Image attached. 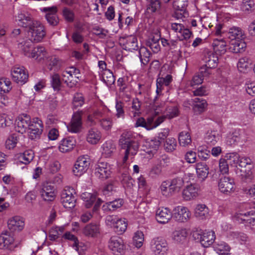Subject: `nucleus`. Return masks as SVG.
<instances>
[{
  "mask_svg": "<svg viewBox=\"0 0 255 255\" xmlns=\"http://www.w3.org/2000/svg\"><path fill=\"white\" fill-rule=\"evenodd\" d=\"M119 141L122 148L126 149L125 154L123 158V162L125 163L129 155L134 156L137 153L139 148V144L136 140L133 139L132 133L129 131L123 133Z\"/></svg>",
  "mask_w": 255,
  "mask_h": 255,
  "instance_id": "nucleus-1",
  "label": "nucleus"
},
{
  "mask_svg": "<svg viewBox=\"0 0 255 255\" xmlns=\"http://www.w3.org/2000/svg\"><path fill=\"white\" fill-rule=\"evenodd\" d=\"M172 81V77L170 74L166 75L164 77H158L156 80V90L157 95H159L163 89L164 86H168ZM163 104H159L157 102V96L153 99V105L152 109L155 114H158L160 111V108Z\"/></svg>",
  "mask_w": 255,
  "mask_h": 255,
  "instance_id": "nucleus-2",
  "label": "nucleus"
},
{
  "mask_svg": "<svg viewBox=\"0 0 255 255\" xmlns=\"http://www.w3.org/2000/svg\"><path fill=\"white\" fill-rule=\"evenodd\" d=\"M164 120L165 117L163 116L158 117L151 116L148 117L146 120L141 117L136 120L135 123V127H141L144 128L147 130H151L158 127L163 122Z\"/></svg>",
  "mask_w": 255,
  "mask_h": 255,
  "instance_id": "nucleus-3",
  "label": "nucleus"
},
{
  "mask_svg": "<svg viewBox=\"0 0 255 255\" xmlns=\"http://www.w3.org/2000/svg\"><path fill=\"white\" fill-rule=\"evenodd\" d=\"M106 223L112 226L115 232L118 234H123L127 228V223L125 219H122L117 215H108L106 218Z\"/></svg>",
  "mask_w": 255,
  "mask_h": 255,
  "instance_id": "nucleus-4",
  "label": "nucleus"
},
{
  "mask_svg": "<svg viewBox=\"0 0 255 255\" xmlns=\"http://www.w3.org/2000/svg\"><path fill=\"white\" fill-rule=\"evenodd\" d=\"M28 33L31 36V39L34 42L41 41L46 35L44 26L37 21H34L31 24Z\"/></svg>",
  "mask_w": 255,
  "mask_h": 255,
  "instance_id": "nucleus-5",
  "label": "nucleus"
},
{
  "mask_svg": "<svg viewBox=\"0 0 255 255\" xmlns=\"http://www.w3.org/2000/svg\"><path fill=\"white\" fill-rule=\"evenodd\" d=\"M18 243L15 241L12 235L8 231L3 232L0 235V249L10 251L17 248Z\"/></svg>",
  "mask_w": 255,
  "mask_h": 255,
  "instance_id": "nucleus-6",
  "label": "nucleus"
},
{
  "mask_svg": "<svg viewBox=\"0 0 255 255\" xmlns=\"http://www.w3.org/2000/svg\"><path fill=\"white\" fill-rule=\"evenodd\" d=\"M75 190L70 187H66L61 193V202L66 208L71 209L76 205V198Z\"/></svg>",
  "mask_w": 255,
  "mask_h": 255,
  "instance_id": "nucleus-7",
  "label": "nucleus"
},
{
  "mask_svg": "<svg viewBox=\"0 0 255 255\" xmlns=\"http://www.w3.org/2000/svg\"><path fill=\"white\" fill-rule=\"evenodd\" d=\"M150 249L155 255H166L168 251L167 242L161 238H155L150 242Z\"/></svg>",
  "mask_w": 255,
  "mask_h": 255,
  "instance_id": "nucleus-8",
  "label": "nucleus"
},
{
  "mask_svg": "<svg viewBox=\"0 0 255 255\" xmlns=\"http://www.w3.org/2000/svg\"><path fill=\"white\" fill-rule=\"evenodd\" d=\"M193 236L195 239L199 240L201 245L205 248L212 245L216 238L215 232L213 231L194 232Z\"/></svg>",
  "mask_w": 255,
  "mask_h": 255,
  "instance_id": "nucleus-9",
  "label": "nucleus"
},
{
  "mask_svg": "<svg viewBox=\"0 0 255 255\" xmlns=\"http://www.w3.org/2000/svg\"><path fill=\"white\" fill-rule=\"evenodd\" d=\"M90 164V159L88 156H80L77 159L73 172L75 175L79 176L83 175L88 169Z\"/></svg>",
  "mask_w": 255,
  "mask_h": 255,
  "instance_id": "nucleus-10",
  "label": "nucleus"
},
{
  "mask_svg": "<svg viewBox=\"0 0 255 255\" xmlns=\"http://www.w3.org/2000/svg\"><path fill=\"white\" fill-rule=\"evenodd\" d=\"M108 246L114 255H123L126 247L123 239L118 236L112 237L109 241Z\"/></svg>",
  "mask_w": 255,
  "mask_h": 255,
  "instance_id": "nucleus-11",
  "label": "nucleus"
},
{
  "mask_svg": "<svg viewBox=\"0 0 255 255\" xmlns=\"http://www.w3.org/2000/svg\"><path fill=\"white\" fill-rule=\"evenodd\" d=\"M32 124L30 117L26 114L19 116L15 123V130L17 132L23 133L25 132Z\"/></svg>",
  "mask_w": 255,
  "mask_h": 255,
  "instance_id": "nucleus-12",
  "label": "nucleus"
},
{
  "mask_svg": "<svg viewBox=\"0 0 255 255\" xmlns=\"http://www.w3.org/2000/svg\"><path fill=\"white\" fill-rule=\"evenodd\" d=\"M43 129L42 121L38 118L33 119L32 124L28 129L29 138L31 139L39 138Z\"/></svg>",
  "mask_w": 255,
  "mask_h": 255,
  "instance_id": "nucleus-13",
  "label": "nucleus"
},
{
  "mask_svg": "<svg viewBox=\"0 0 255 255\" xmlns=\"http://www.w3.org/2000/svg\"><path fill=\"white\" fill-rule=\"evenodd\" d=\"M11 76L13 81L17 84L23 85L28 80V75L23 66H15L11 70Z\"/></svg>",
  "mask_w": 255,
  "mask_h": 255,
  "instance_id": "nucleus-14",
  "label": "nucleus"
},
{
  "mask_svg": "<svg viewBox=\"0 0 255 255\" xmlns=\"http://www.w3.org/2000/svg\"><path fill=\"white\" fill-rule=\"evenodd\" d=\"M219 190L223 193L229 195L235 191V182L233 178L224 176L220 179L218 183Z\"/></svg>",
  "mask_w": 255,
  "mask_h": 255,
  "instance_id": "nucleus-15",
  "label": "nucleus"
},
{
  "mask_svg": "<svg viewBox=\"0 0 255 255\" xmlns=\"http://www.w3.org/2000/svg\"><path fill=\"white\" fill-rule=\"evenodd\" d=\"M82 125V112L77 111L73 114L70 124L67 126L68 130L72 133H79Z\"/></svg>",
  "mask_w": 255,
  "mask_h": 255,
  "instance_id": "nucleus-16",
  "label": "nucleus"
},
{
  "mask_svg": "<svg viewBox=\"0 0 255 255\" xmlns=\"http://www.w3.org/2000/svg\"><path fill=\"white\" fill-rule=\"evenodd\" d=\"M119 43L126 50H136L138 48L137 38L133 35L120 37Z\"/></svg>",
  "mask_w": 255,
  "mask_h": 255,
  "instance_id": "nucleus-17",
  "label": "nucleus"
},
{
  "mask_svg": "<svg viewBox=\"0 0 255 255\" xmlns=\"http://www.w3.org/2000/svg\"><path fill=\"white\" fill-rule=\"evenodd\" d=\"M173 217L178 222H186L190 218V212L186 207L179 206L173 209Z\"/></svg>",
  "mask_w": 255,
  "mask_h": 255,
  "instance_id": "nucleus-18",
  "label": "nucleus"
},
{
  "mask_svg": "<svg viewBox=\"0 0 255 255\" xmlns=\"http://www.w3.org/2000/svg\"><path fill=\"white\" fill-rule=\"evenodd\" d=\"M56 189L54 186L48 183L43 185L40 191L41 198L43 200L47 202L53 201L56 197Z\"/></svg>",
  "mask_w": 255,
  "mask_h": 255,
  "instance_id": "nucleus-19",
  "label": "nucleus"
},
{
  "mask_svg": "<svg viewBox=\"0 0 255 255\" xmlns=\"http://www.w3.org/2000/svg\"><path fill=\"white\" fill-rule=\"evenodd\" d=\"M43 11L46 12L45 18L50 25L56 26L58 24L59 20L57 15V7L56 6L44 7Z\"/></svg>",
  "mask_w": 255,
  "mask_h": 255,
  "instance_id": "nucleus-20",
  "label": "nucleus"
},
{
  "mask_svg": "<svg viewBox=\"0 0 255 255\" xmlns=\"http://www.w3.org/2000/svg\"><path fill=\"white\" fill-rule=\"evenodd\" d=\"M111 174L110 166L107 163L101 162L96 165L95 169V175L101 179H107Z\"/></svg>",
  "mask_w": 255,
  "mask_h": 255,
  "instance_id": "nucleus-21",
  "label": "nucleus"
},
{
  "mask_svg": "<svg viewBox=\"0 0 255 255\" xmlns=\"http://www.w3.org/2000/svg\"><path fill=\"white\" fill-rule=\"evenodd\" d=\"M237 220H241L246 225H255V211L247 212L241 211L236 216Z\"/></svg>",
  "mask_w": 255,
  "mask_h": 255,
  "instance_id": "nucleus-22",
  "label": "nucleus"
},
{
  "mask_svg": "<svg viewBox=\"0 0 255 255\" xmlns=\"http://www.w3.org/2000/svg\"><path fill=\"white\" fill-rule=\"evenodd\" d=\"M199 187L198 185L191 184L187 185L182 191V196L185 200L189 201L198 196Z\"/></svg>",
  "mask_w": 255,
  "mask_h": 255,
  "instance_id": "nucleus-23",
  "label": "nucleus"
},
{
  "mask_svg": "<svg viewBox=\"0 0 255 255\" xmlns=\"http://www.w3.org/2000/svg\"><path fill=\"white\" fill-rule=\"evenodd\" d=\"M172 218V213L167 208L161 207L156 212V219L160 224L167 223Z\"/></svg>",
  "mask_w": 255,
  "mask_h": 255,
  "instance_id": "nucleus-24",
  "label": "nucleus"
},
{
  "mask_svg": "<svg viewBox=\"0 0 255 255\" xmlns=\"http://www.w3.org/2000/svg\"><path fill=\"white\" fill-rule=\"evenodd\" d=\"M24 225V222L19 216H14L7 222V227L12 232L21 231Z\"/></svg>",
  "mask_w": 255,
  "mask_h": 255,
  "instance_id": "nucleus-25",
  "label": "nucleus"
},
{
  "mask_svg": "<svg viewBox=\"0 0 255 255\" xmlns=\"http://www.w3.org/2000/svg\"><path fill=\"white\" fill-rule=\"evenodd\" d=\"M76 145V140L71 137L63 138L59 145V150L63 153L71 150Z\"/></svg>",
  "mask_w": 255,
  "mask_h": 255,
  "instance_id": "nucleus-26",
  "label": "nucleus"
},
{
  "mask_svg": "<svg viewBox=\"0 0 255 255\" xmlns=\"http://www.w3.org/2000/svg\"><path fill=\"white\" fill-rule=\"evenodd\" d=\"M246 47V43L243 39H235L230 42L229 49L233 53H238L244 52Z\"/></svg>",
  "mask_w": 255,
  "mask_h": 255,
  "instance_id": "nucleus-27",
  "label": "nucleus"
},
{
  "mask_svg": "<svg viewBox=\"0 0 255 255\" xmlns=\"http://www.w3.org/2000/svg\"><path fill=\"white\" fill-rule=\"evenodd\" d=\"M212 46L216 55H222L227 51V42L223 39H215Z\"/></svg>",
  "mask_w": 255,
  "mask_h": 255,
  "instance_id": "nucleus-28",
  "label": "nucleus"
},
{
  "mask_svg": "<svg viewBox=\"0 0 255 255\" xmlns=\"http://www.w3.org/2000/svg\"><path fill=\"white\" fill-rule=\"evenodd\" d=\"M16 20L18 21V24L24 27H29L31 24L34 21L32 20L30 15L25 12L18 13L16 16Z\"/></svg>",
  "mask_w": 255,
  "mask_h": 255,
  "instance_id": "nucleus-29",
  "label": "nucleus"
},
{
  "mask_svg": "<svg viewBox=\"0 0 255 255\" xmlns=\"http://www.w3.org/2000/svg\"><path fill=\"white\" fill-rule=\"evenodd\" d=\"M228 36L231 41L235 39H244L245 37V32L241 28L233 26L229 29Z\"/></svg>",
  "mask_w": 255,
  "mask_h": 255,
  "instance_id": "nucleus-30",
  "label": "nucleus"
},
{
  "mask_svg": "<svg viewBox=\"0 0 255 255\" xmlns=\"http://www.w3.org/2000/svg\"><path fill=\"white\" fill-rule=\"evenodd\" d=\"M195 168L199 178L202 180L207 178L209 173V168L206 163L202 162H198L195 164Z\"/></svg>",
  "mask_w": 255,
  "mask_h": 255,
  "instance_id": "nucleus-31",
  "label": "nucleus"
},
{
  "mask_svg": "<svg viewBox=\"0 0 255 255\" xmlns=\"http://www.w3.org/2000/svg\"><path fill=\"white\" fill-rule=\"evenodd\" d=\"M194 214L199 220L205 219L209 216V209L205 204H198L195 209Z\"/></svg>",
  "mask_w": 255,
  "mask_h": 255,
  "instance_id": "nucleus-32",
  "label": "nucleus"
},
{
  "mask_svg": "<svg viewBox=\"0 0 255 255\" xmlns=\"http://www.w3.org/2000/svg\"><path fill=\"white\" fill-rule=\"evenodd\" d=\"M124 204L122 199L119 198L112 201L107 202L103 207V210L105 211H115L118 208H121Z\"/></svg>",
  "mask_w": 255,
  "mask_h": 255,
  "instance_id": "nucleus-33",
  "label": "nucleus"
},
{
  "mask_svg": "<svg viewBox=\"0 0 255 255\" xmlns=\"http://www.w3.org/2000/svg\"><path fill=\"white\" fill-rule=\"evenodd\" d=\"M83 233L86 236L95 237L100 233L99 227L96 224H89L83 229Z\"/></svg>",
  "mask_w": 255,
  "mask_h": 255,
  "instance_id": "nucleus-34",
  "label": "nucleus"
},
{
  "mask_svg": "<svg viewBox=\"0 0 255 255\" xmlns=\"http://www.w3.org/2000/svg\"><path fill=\"white\" fill-rule=\"evenodd\" d=\"M101 137L100 131L96 128H91L88 131L87 140L91 144H96L100 140Z\"/></svg>",
  "mask_w": 255,
  "mask_h": 255,
  "instance_id": "nucleus-35",
  "label": "nucleus"
},
{
  "mask_svg": "<svg viewBox=\"0 0 255 255\" xmlns=\"http://www.w3.org/2000/svg\"><path fill=\"white\" fill-rule=\"evenodd\" d=\"M46 52L44 47L38 46L32 49L29 57L34 58L38 61L43 59L46 56Z\"/></svg>",
  "mask_w": 255,
  "mask_h": 255,
  "instance_id": "nucleus-36",
  "label": "nucleus"
},
{
  "mask_svg": "<svg viewBox=\"0 0 255 255\" xmlns=\"http://www.w3.org/2000/svg\"><path fill=\"white\" fill-rule=\"evenodd\" d=\"M220 135L217 130L208 131L205 136L206 143L211 145H215L219 140Z\"/></svg>",
  "mask_w": 255,
  "mask_h": 255,
  "instance_id": "nucleus-37",
  "label": "nucleus"
},
{
  "mask_svg": "<svg viewBox=\"0 0 255 255\" xmlns=\"http://www.w3.org/2000/svg\"><path fill=\"white\" fill-rule=\"evenodd\" d=\"M187 232L186 229H182L173 232L172 239L177 243L183 244L186 240Z\"/></svg>",
  "mask_w": 255,
  "mask_h": 255,
  "instance_id": "nucleus-38",
  "label": "nucleus"
},
{
  "mask_svg": "<svg viewBox=\"0 0 255 255\" xmlns=\"http://www.w3.org/2000/svg\"><path fill=\"white\" fill-rule=\"evenodd\" d=\"M170 183V191L174 193L178 192L182 188L184 184V181L182 178L177 177L173 179Z\"/></svg>",
  "mask_w": 255,
  "mask_h": 255,
  "instance_id": "nucleus-39",
  "label": "nucleus"
},
{
  "mask_svg": "<svg viewBox=\"0 0 255 255\" xmlns=\"http://www.w3.org/2000/svg\"><path fill=\"white\" fill-rule=\"evenodd\" d=\"M141 103L138 99H134L132 101V105L129 108L128 115L131 118L139 116L140 112Z\"/></svg>",
  "mask_w": 255,
  "mask_h": 255,
  "instance_id": "nucleus-40",
  "label": "nucleus"
},
{
  "mask_svg": "<svg viewBox=\"0 0 255 255\" xmlns=\"http://www.w3.org/2000/svg\"><path fill=\"white\" fill-rule=\"evenodd\" d=\"M193 102L195 103L193 106V110L195 112L200 114L205 110L207 106V103L205 99L195 98L193 100Z\"/></svg>",
  "mask_w": 255,
  "mask_h": 255,
  "instance_id": "nucleus-41",
  "label": "nucleus"
},
{
  "mask_svg": "<svg viewBox=\"0 0 255 255\" xmlns=\"http://www.w3.org/2000/svg\"><path fill=\"white\" fill-rule=\"evenodd\" d=\"M147 0V10L148 12L154 13L159 12L161 7V0Z\"/></svg>",
  "mask_w": 255,
  "mask_h": 255,
  "instance_id": "nucleus-42",
  "label": "nucleus"
},
{
  "mask_svg": "<svg viewBox=\"0 0 255 255\" xmlns=\"http://www.w3.org/2000/svg\"><path fill=\"white\" fill-rule=\"evenodd\" d=\"M151 53L145 47H141L139 50V57L143 65H146L150 61Z\"/></svg>",
  "mask_w": 255,
  "mask_h": 255,
  "instance_id": "nucleus-43",
  "label": "nucleus"
},
{
  "mask_svg": "<svg viewBox=\"0 0 255 255\" xmlns=\"http://www.w3.org/2000/svg\"><path fill=\"white\" fill-rule=\"evenodd\" d=\"M255 3L253 0H243L240 5V8L245 14H250L254 10Z\"/></svg>",
  "mask_w": 255,
  "mask_h": 255,
  "instance_id": "nucleus-44",
  "label": "nucleus"
},
{
  "mask_svg": "<svg viewBox=\"0 0 255 255\" xmlns=\"http://www.w3.org/2000/svg\"><path fill=\"white\" fill-rule=\"evenodd\" d=\"M102 81L108 86H111L114 83L115 79L113 73L110 70H106L101 72Z\"/></svg>",
  "mask_w": 255,
  "mask_h": 255,
  "instance_id": "nucleus-45",
  "label": "nucleus"
},
{
  "mask_svg": "<svg viewBox=\"0 0 255 255\" xmlns=\"http://www.w3.org/2000/svg\"><path fill=\"white\" fill-rule=\"evenodd\" d=\"M102 155L105 157H110L115 150V145L112 141H106L102 146Z\"/></svg>",
  "mask_w": 255,
  "mask_h": 255,
  "instance_id": "nucleus-46",
  "label": "nucleus"
},
{
  "mask_svg": "<svg viewBox=\"0 0 255 255\" xmlns=\"http://www.w3.org/2000/svg\"><path fill=\"white\" fill-rule=\"evenodd\" d=\"M33 41L31 39H29L20 43L19 45V47L21 49L24 54L28 57L30 55L32 49L34 48Z\"/></svg>",
  "mask_w": 255,
  "mask_h": 255,
  "instance_id": "nucleus-47",
  "label": "nucleus"
},
{
  "mask_svg": "<svg viewBox=\"0 0 255 255\" xmlns=\"http://www.w3.org/2000/svg\"><path fill=\"white\" fill-rule=\"evenodd\" d=\"M178 140L180 145L182 146H188L192 142L189 133L185 131H182L179 133Z\"/></svg>",
  "mask_w": 255,
  "mask_h": 255,
  "instance_id": "nucleus-48",
  "label": "nucleus"
},
{
  "mask_svg": "<svg viewBox=\"0 0 255 255\" xmlns=\"http://www.w3.org/2000/svg\"><path fill=\"white\" fill-rule=\"evenodd\" d=\"M33 157L34 152L32 150H28L20 154L18 157V159L20 162L27 164L32 160Z\"/></svg>",
  "mask_w": 255,
  "mask_h": 255,
  "instance_id": "nucleus-49",
  "label": "nucleus"
},
{
  "mask_svg": "<svg viewBox=\"0 0 255 255\" xmlns=\"http://www.w3.org/2000/svg\"><path fill=\"white\" fill-rule=\"evenodd\" d=\"M104 116V112L103 109H98L94 111L92 115H90L88 117V121L91 124L95 125L96 120L100 121V119Z\"/></svg>",
  "mask_w": 255,
  "mask_h": 255,
  "instance_id": "nucleus-50",
  "label": "nucleus"
},
{
  "mask_svg": "<svg viewBox=\"0 0 255 255\" xmlns=\"http://www.w3.org/2000/svg\"><path fill=\"white\" fill-rule=\"evenodd\" d=\"M50 84L55 91H59L61 89V82L58 74L54 73L50 76Z\"/></svg>",
  "mask_w": 255,
  "mask_h": 255,
  "instance_id": "nucleus-51",
  "label": "nucleus"
},
{
  "mask_svg": "<svg viewBox=\"0 0 255 255\" xmlns=\"http://www.w3.org/2000/svg\"><path fill=\"white\" fill-rule=\"evenodd\" d=\"M82 199L85 201V206L87 208H89L96 201V196L90 193L84 192L81 195Z\"/></svg>",
  "mask_w": 255,
  "mask_h": 255,
  "instance_id": "nucleus-52",
  "label": "nucleus"
},
{
  "mask_svg": "<svg viewBox=\"0 0 255 255\" xmlns=\"http://www.w3.org/2000/svg\"><path fill=\"white\" fill-rule=\"evenodd\" d=\"M62 14L64 19L68 22H73L75 19V13L70 8L67 7H63Z\"/></svg>",
  "mask_w": 255,
  "mask_h": 255,
  "instance_id": "nucleus-53",
  "label": "nucleus"
},
{
  "mask_svg": "<svg viewBox=\"0 0 255 255\" xmlns=\"http://www.w3.org/2000/svg\"><path fill=\"white\" fill-rule=\"evenodd\" d=\"M11 88V83L9 79L6 78L0 79V91L1 94L9 92Z\"/></svg>",
  "mask_w": 255,
  "mask_h": 255,
  "instance_id": "nucleus-54",
  "label": "nucleus"
},
{
  "mask_svg": "<svg viewBox=\"0 0 255 255\" xmlns=\"http://www.w3.org/2000/svg\"><path fill=\"white\" fill-rule=\"evenodd\" d=\"M216 250L219 255H228L231 248L227 243L221 242L217 244Z\"/></svg>",
  "mask_w": 255,
  "mask_h": 255,
  "instance_id": "nucleus-55",
  "label": "nucleus"
},
{
  "mask_svg": "<svg viewBox=\"0 0 255 255\" xmlns=\"http://www.w3.org/2000/svg\"><path fill=\"white\" fill-rule=\"evenodd\" d=\"M117 182L115 181H111L105 185L103 190V193L105 196H110L113 192L116 191Z\"/></svg>",
  "mask_w": 255,
  "mask_h": 255,
  "instance_id": "nucleus-56",
  "label": "nucleus"
},
{
  "mask_svg": "<svg viewBox=\"0 0 255 255\" xmlns=\"http://www.w3.org/2000/svg\"><path fill=\"white\" fill-rule=\"evenodd\" d=\"M177 142L176 139L173 137H169L166 139L164 144V149L167 152H172L176 149Z\"/></svg>",
  "mask_w": 255,
  "mask_h": 255,
  "instance_id": "nucleus-57",
  "label": "nucleus"
},
{
  "mask_svg": "<svg viewBox=\"0 0 255 255\" xmlns=\"http://www.w3.org/2000/svg\"><path fill=\"white\" fill-rule=\"evenodd\" d=\"M188 5L187 0H174L173 3L174 8L177 11H185Z\"/></svg>",
  "mask_w": 255,
  "mask_h": 255,
  "instance_id": "nucleus-58",
  "label": "nucleus"
},
{
  "mask_svg": "<svg viewBox=\"0 0 255 255\" xmlns=\"http://www.w3.org/2000/svg\"><path fill=\"white\" fill-rule=\"evenodd\" d=\"M225 158L229 164L236 166L239 162L240 156L237 153H229L226 154Z\"/></svg>",
  "mask_w": 255,
  "mask_h": 255,
  "instance_id": "nucleus-59",
  "label": "nucleus"
},
{
  "mask_svg": "<svg viewBox=\"0 0 255 255\" xmlns=\"http://www.w3.org/2000/svg\"><path fill=\"white\" fill-rule=\"evenodd\" d=\"M241 134L240 130H235L228 137L227 142L232 145L236 142H239L241 139Z\"/></svg>",
  "mask_w": 255,
  "mask_h": 255,
  "instance_id": "nucleus-60",
  "label": "nucleus"
},
{
  "mask_svg": "<svg viewBox=\"0 0 255 255\" xmlns=\"http://www.w3.org/2000/svg\"><path fill=\"white\" fill-rule=\"evenodd\" d=\"M133 179L128 173H124L122 174L121 176V182L124 187L130 188L133 186Z\"/></svg>",
  "mask_w": 255,
  "mask_h": 255,
  "instance_id": "nucleus-61",
  "label": "nucleus"
},
{
  "mask_svg": "<svg viewBox=\"0 0 255 255\" xmlns=\"http://www.w3.org/2000/svg\"><path fill=\"white\" fill-rule=\"evenodd\" d=\"M62 238L65 240L73 242L72 247L76 251H78L79 246V240L78 238L70 232H66L62 236Z\"/></svg>",
  "mask_w": 255,
  "mask_h": 255,
  "instance_id": "nucleus-62",
  "label": "nucleus"
},
{
  "mask_svg": "<svg viewBox=\"0 0 255 255\" xmlns=\"http://www.w3.org/2000/svg\"><path fill=\"white\" fill-rule=\"evenodd\" d=\"M198 155L201 160L206 161L210 156V151L206 147L200 146L198 148Z\"/></svg>",
  "mask_w": 255,
  "mask_h": 255,
  "instance_id": "nucleus-63",
  "label": "nucleus"
},
{
  "mask_svg": "<svg viewBox=\"0 0 255 255\" xmlns=\"http://www.w3.org/2000/svg\"><path fill=\"white\" fill-rule=\"evenodd\" d=\"M144 241V235L142 232H136L133 237V244L137 248H140Z\"/></svg>",
  "mask_w": 255,
  "mask_h": 255,
  "instance_id": "nucleus-64",
  "label": "nucleus"
}]
</instances>
